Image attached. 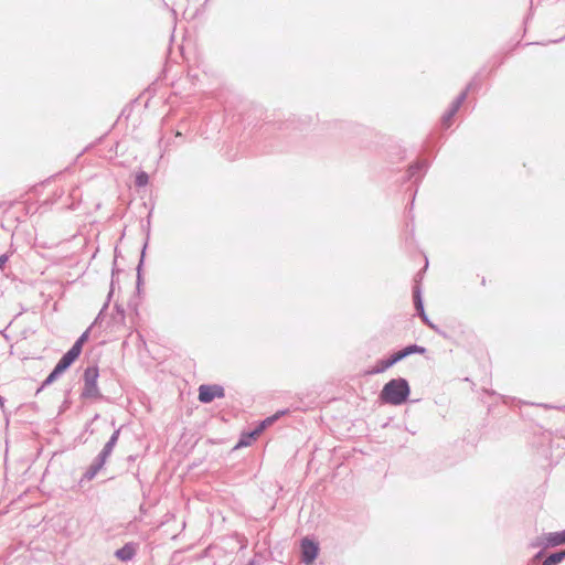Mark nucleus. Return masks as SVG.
Masks as SVG:
<instances>
[{
	"label": "nucleus",
	"mask_w": 565,
	"mask_h": 565,
	"mask_svg": "<svg viewBox=\"0 0 565 565\" xmlns=\"http://www.w3.org/2000/svg\"><path fill=\"white\" fill-rule=\"evenodd\" d=\"M411 386L406 379L396 377L384 384L380 392V399L384 404L399 406L407 402Z\"/></svg>",
	"instance_id": "obj_1"
},
{
	"label": "nucleus",
	"mask_w": 565,
	"mask_h": 565,
	"mask_svg": "<svg viewBox=\"0 0 565 565\" xmlns=\"http://www.w3.org/2000/svg\"><path fill=\"white\" fill-rule=\"evenodd\" d=\"M99 376V370L97 365H89L85 369L83 374L84 387L81 393V397L84 399H102L104 398L100 393L97 380Z\"/></svg>",
	"instance_id": "obj_2"
},
{
	"label": "nucleus",
	"mask_w": 565,
	"mask_h": 565,
	"mask_svg": "<svg viewBox=\"0 0 565 565\" xmlns=\"http://www.w3.org/2000/svg\"><path fill=\"white\" fill-rule=\"evenodd\" d=\"M565 543V530L559 532H551L547 534H543L535 539L531 543L532 547H542V548H548V547H555L561 544Z\"/></svg>",
	"instance_id": "obj_3"
},
{
	"label": "nucleus",
	"mask_w": 565,
	"mask_h": 565,
	"mask_svg": "<svg viewBox=\"0 0 565 565\" xmlns=\"http://www.w3.org/2000/svg\"><path fill=\"white\" fill-rule=\"evenodd\" d=\"M225 396V390L218 384H202L199 387V401L203 404H207L214 401V398H222Z\"/></svg>",
	"instance_id": "obj_4"
},
{
	"label": "nucleus",
	"mask_w": 565,
	"mask_h": 565,
	"mask_svg": "<svg viewBox=\"0 0 565 565\" xmlns=\"http://www.w3.org/2000/svg\"><path fill=\"white\" fill-rule=\"evenodd\" d=\"M319 554V546L312 540L305 537L301 540V561L305 565H311Z\"/></svg>",
	"instance_id": "obj_5"
},
{
	"label": "nucleus",
	"mask_w": 565,
	"mask_h": 565,
	"mask_svg": "<svg viewBox=\"0 0 565 565\" xmlns=\"http://www.w3.org/2000/svg\"><path fill=\"white\" fill-rule=\"evenodd\" d=\"M280 414H285V412H279L276 415L267 417L266 419L260 422L259 425L253 431H250L246 438L242 437L239 439L237 447L249 445V439H255L257 436H259L266 427L274 424V422L279 417Z\"/></svg>",
	"instance_id": "obj_6"
},
{
	"label": "nucleus",
	"mask_w": 565,
	"mask_h": 565,
	"mask_svg": "<svg viewBox=\"0 0 565 565\" xmlns=\"http://www.w3.org/2000/svg\"><path fill=\"white\" fill-rule=\"evenodd\" d=\"M429 167V163L426 159H420L411 164L407 169V180H414L415 182L420 181L427 169Z\"/></svg>",
	"instance_id": "obj_7"
},
{
	"label": "nucleus",
	"mask_w": 565,
	"mask_h": 565,
	"mask_svg": "<svg viewBox=\"0 0 565 565\" xmlns=\"http://www.w3.org/2000/svg\"><path fill=\"white\" fill-rule=\"evenodd\" d=\"M404 360L401 351H396L393 354H391L387 359H382L376 362V365L374 370L371 372L372 374L383 373L387 369L392 367L399 361Z\"/></svg>",
	"instance_id": "obj_8"
},
{
	"label": "nucleus",
	"mask_w": 565,
	"mask_h": 565,
	"mask_svg": "<svg viewBox=\"0 0 565 565\" xmlns=\"http://www.w3.org/2000/svg\"><path fill=\"white\" fill-rule=\"evenodd\" d=\"M81 354L74 349H70L66 353L62 355V358L56 363V366L65 372L79 356Z\"/></svg>",
	"instance_id": "obj_9"
},
{
	"label": "nucleus",
	"mask_w": 565,
	"mask_h": 565,
	"mask_svg": "<svg viewBox=\"0 0 565 565\" xmlns=\"http://www.w3.org/2000/svg\"><path fill=\"white\" fill-rule=\"evenodd\" d=\"M104 466L105 465L103 462H100L99 460H97L95 457L93 462L90 463V466L86 469V471L82 476L79 483H83L85 481H87V482L92 481L97 476V473L103 469Z\"/></svg>",
	"instance_id": "obj_10"
},
{
	"label": "nucleus",
	"mask_w": 565,
	"mask_h": 565,
	"mask_svg": "<svg viewBox=\"0 0 565 565\" xmlns=\"http://www.w3.org/2000/svg\"><path fill=\"white\" fill-rule=\"evenodd\" d=\"M135 555L136 547L132 543H126L122 547L118 548L115 552V556L122 562H128L132 559Z\"/></svg>",
	"instance_id": "obj_11"
},
{
	"label": "nucleus",
	"mask_w": 565,
	"mask_h": 565,
	"mask_svg": "<svg viewBox=\"0 0 565 565\" xmlns=\"http://www.w3.org/2000/svg\"><path fill=\"white\" fill-rule=\"evenodd\" d=\"M63 373L64 372L55 365L41 386L36 390V394H39L44 387L53 384Z\"/></svg>",
	"instance_id": "obj_12"
},
{
	"label": "nucleus",
	"mask_w": 565,
	"mask_h": 565,
	"mask_svg": "<svg viewBox=\"0 0 565 565\" xmlns=\"http://www.w3.org/2000/svg\"><path fill=\"white\" fill-rule=\"evenodd\" d=\"M413 299H414V306L417 311V315L420 316L423 313H426L425 309H424L423 298H422V290L418 285H416L413 289Z\"/></svg>",
	"instance_id": "obj_13"
},
{
	"label": "nucleus",
	"mask_w": 565,
	"mask_h": 565,
	"mask_svg": "<svg viewBox=\"0 0 565 565\" xmlns=\"http://www.w3.org/2000/svg\"><path fill=\"white\" fill-rule=\"evenodd\" d=\"M565 559V550H561L550 554L543 561L542 565H557Z\"/></svg>",
	"instance_id": "obj_14"
},
{
	"label": "nucleus",
	"mask_w": 565,
	"mask_h": 565,
	"mask_svg": "<svg viewBox=\"0 0 565 565\" xmlns=\"http://www.w3.org/2000/svg\"><path fill=\"white\" fill-rule=\"evenodd\" d=\"M458 110H459V108L451 104L450 107L448 108V110L443 115V117H441V126L445 129H447V128H449L451 126L452 118L458 113Z\"/></svg>",
	"instance_id": "obj_15"
},
{
	"label": "nucleus",
	"mask_w": 565,
	"mask_h": 565,
	"mask_svg": "<svg viewBox=\"0 0 565 565\" xmlns=\"http://www.w3.org/2000/svg\"><path fill=\"white\" fill-rule=\"evenodd\" d=\"M399 351L405 359L412 354H424L426 352V348L418 344H409Z\"/></svg>",
	"instance_id": "obj_16"
},
{
	"label": "nucleus",
	"mask_w": 565,
	"mask_h": 565,
	"mask_svg": "<svg viewBox=\"0 0 565 565\" xmlns=\"http://www.w3.org/2000/svg\"><path fill=\"white\" fill-rule=\"evenodd\" d=\"M89 330H90V328H88L86 331H84L79 335V338L75 341V343L72 345V349L77 351L79 354L82 353L84 343L87 341V339L89 337Z\"/></svg>",
	"instance_id": "obj_17"
},
{
	"label": "nucleus",
	"mask_w": 565,
	"mask_h": 565,
	"mask_svg": "<svg viewBox=\"0 0 565 565\" xmlns=\"http://www.w3.org/2000/svg\"><path fill=\"white\" fill-rule=\"evenodd\" d=\"M120 430H121V428L116 429V430L111 434L110 438H109V439H108V441L104 445V447H103V448H105V449H107V450H109V451H113V450H114V448H115V446H116V444L118 443V438H119V435H120Z\"/></svg>",
	"instance_id": "obj_18"
},
{
	"label": "nucleus",
	"mask_w": 565,
	"mask_h": 565,
	"mask_svg": "<svg viewBox=\"0 0 565 565\" xmlns=\"http://www.w3.org/2000/svg\"><path fill=\"white\" fill-rule=\"evenodd\" d=\"M149 183V175L145 171H140L136 174L135 184L138 188H143Z\"/></svg>",
	"instance_id": "obj_19"
},
{
	"label": "nucleus",
	"mask_w": 565,
	"mask_h": 565,
	"mask_svg": "<svg viewBox=\"0 0 565 565\" xmlns=\"http://www.w3.org/2000/svg\"><path fill=\"white\" fill-rule=\"evenodd\" d=\"M146 248H147V243H145V245H143V248H142V252H141L140 262H139V264L137 266V288L138 289L140 288L141 284H142L141 268H142V265H143V258H145Z\"/></svg>",
	"instance_id": "obj_20"
},
{
	"label": "nucleus",
	"mask_w": 565,
	"mask_h": 565,
	"mask_svg": "<svg viewBox=\"0 0 565 565\" xmlns=\"http://www.w3.org/2000/svg\"><path fill=\"white\" fill-rule=\"evenodd\" d=\"M481 72H479L478 74H476L472 79L468 83L467 85V90H476V89H479L481 87Z\"/></svg>",
	"instance_id": "obj_21"
},
{
	"label": "nucleus",
	"mask_w": 565,
	"mask_h": 565,
	"mask_svg": "<svg viewBox=\"0 0 565 565\" xmlns=\"http://www.w3.org/2000/svg\"><path fill=\"white\" fill-rule=\"evenodd\" d=\"M468 93L469 90H467V88L465 90H462L457 97L456 99L451 103L452 105H455L456 107L460 108L461 105L465 103V100L467 99V96H468Z\"/></svg>",
	"instance_id": "obj_22"
},
{
	"label": "nucleus",
	"mask_w": 565,
	"mask_h": 565,
	"mask_svg": "<svg viewBox=\"0 0 565 565\" xmlns=\"http://www.w3.org/2000/svg\"><path fill=\"white\" fill-rule=\"evenodd\" d=\"M111 452L113 451L103 448L102 451L96 456V459L105 465Z\"/></svg>",
	"instance_id": "obj_23"
},
{
	"label": "nucleus",
	"mask_w": 565,
	"mask_h": 565,
	"mask_svg": "<svg viewBox=\"0 0 565 565\" xmlns=\"http://www.w3.org/2000/svg\"><path fill=\"white\" fill-rule=\"evenodd\" d=\"M8 259H9V256L7 254H2L0 256V270L4 269V266H6L7 262H8Z\"/></svg>",
	"instance_id": "obj_24"
},
{
	"label": "nucleus",
	"mask_w": 565,
	"mask_h": 565,
	"mask_svg": "<svg viewBox=\"0 0 565 565\" xmlns=\"http://www.w3.org/2000/svg\"><path fill=\"white\" fill-rule=\"evenodd\" d=\"M429 329L434 330L436 333L443 335L444 338H446V333L443 332L435 323H429Z\"/></svg>",
	"instance_id": "obj_25"
},
{
	"label": "nucleus",
	"mask_w": 565,
	"mask_h": 565,
	"mask_svg": "<svg viewBox=\"0 0 565 565\" xmlns=\"http://www.w3.org/2000/svg\"><path fill=\"white\" fill-rule=\"evenodd\" d=\"M419 318L422 319V321L427 326L429 327V323H431V321L429 320L428 316L426 313H423L419 316Z\"/></svg>",
	"instance_id": "obj_26"
},
{
	"label": "nucleus",
	"mask_w": 565,
	"mask_h": 565,
	"mask_svg": "<svg viewBox=\"0 0 565 565\" xmlns=\"http://www.w3.org/2000/svg\"><path fill=\"white\" fill-rule=\"evenodd\" d=\"M539 406H542V407H544L546 409H548V408H556V406H552V405H548V404H539ZM563 408H565V406L557 407V409H563Z\"/></svg>",
	"instance_id": "obj_27"
},
{
	"label": "nucleus",
	"mask_w": 565,
	"mask_h": 565,
	"mask_svg": "<svg viewBox=\"0 0 565 565\" xmlns=\"http://www.w3.org/2000/svg\"><path fill=\"white\" fill-rule=\"evenodd\" d=\"M170 11H171V13H172V15H173V17H175V15H177V12H175V10H174L173 8H170Z\"/></svg>",
	"instance_id": "obj_28"
},
{
	"label": "nucleus",
	"mask_w": 565,
	"mask_h": 565,
	"mask_svg": "<svg viewBox=\"0 0 565 565\" xmlns=\"http://www.w3.org/2000/svg\"><path fill=\"white\" fill-rule=\"evenodd\" d=\"M3 403H4V398L2 396H0V406H3Z\"/></svg>",
	"instance_id": "obj_29"
},
{
	"label": "nucleus",
	"mask_w": 565,
	"mask_h": 565,
	"mask_svg": "<svg viewBox=\"0 0 565 565\" xmlns=\"http://www.w3.org/2000/svg\"><path fill=\"white\" fill-rule=\"evenodd\" d=\"M103 313V310L99 312V315L96 317L95 323L99 320L100 315Z\"/></svg>",
	"instance_id": "obj_30"
},
{
	"label": "nucleus",
	"mask_w": 565,
	"mask_h": 565,
	"mask_svg": "<svg viewBox=\"0 0 565 565\" xmlns=\"http://www.w3.org/2000/svg\"><path fill=\"white\" fill-rule=\"evenodd\" d=\"M564 39H565V35H564V36H562V38L559 39V41H561V40H564ZM554 42L556 43V42H558V40H555Z\"/></svg>",
	"instance_id": "obj_31"
},
{
	"label": "nucleus",
	"mask_w": 565,
	"mask_h": 565,
	"mask_svg": "<svg viewBox=\"0 0 565 565\" xmlns=\"http://www.w3.org/2000/svg\"><path fill=\"white\" fill-rule=\"evenodd\" d=\"M249 565H252V564H249Z\"/></svg>",
	"instance_id": "obj_32"
}]
</instances>
